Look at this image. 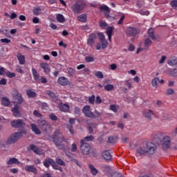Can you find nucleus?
Segmentation results:
<instances>
[{
	"mask_svg": "<svg viewBox=\"0 0 177 177\" xmlns=\"http://www.w3.org/2000/svg\"><path fill=\"white\" fill-rule=\"evenodd\" d=\"M1 104L6 106H10V100L6 97H2Z\"/></svg>",
	"mask_w": 177,
	"mask_h": 177,
	"instance_id": "obj_33",
	"label": "nucleus"
},
{
	"mask_svg": "<svg viewBox=\"0 0 177 177\" xmlns=\"http://www.w3.org/2000/svg\"><path fill=\"white\" fill-rule=\"evenodd\" d=\"M11 127H13V128H23L26 126V124L24 123V121L18 119L17 120H12L10 122Z\"/></svg>",
	"mask_w": 177,
	"mask_h": 177,
	"instance_id": "obj_10",
	"label": "nucleus"
},
{
	"mask_svg": "<svg viewBox=\"0 0 177 177\" xmlns=\"http://www.w3.org/2000/svg\"><path fill=\"white\" fill-rule=\"evenodd\" d=\"M112 177H124V176L118 172H115L112 174Z\"/></svg>",
	"mask_w": 177,
	"mask_h": 177,
	"instance_id": "obj_63",
	"label": "nucleus"
},
{
	"mask_svg": "<svg viewBox=\"0 0 177 177\" xmlns=\"http://www.w3.org/2000/svg\"><path fill=\"white\" fill-rule=\"evenodd\" d=\"M78 21H81L82 23L86 22V15L85 14L80 15L77 17Z\"/></svg>",
	"mask_w": 177,
	"mask_h": 177,
	"instance_id": "obj_34",
	"label": "nucleus"
},
{
	"mask_svg": "<svg viewBox=\"0 0 177 177\" xmlns=\"http://www.w3.org/2000/svg\"><path fill=\"white\" fill-rule=\"evenodd\" d=\"M6 75H7V77L8 78H13V77H16V73H12L9 71H6Z\"/></svg>",
	"mask_w": 177,
	"mask_h": 177,
	"instance_id": "obj_41",
	"label": "nucleus"
},
{
	"mask_svg": "<svg viewBox=\"0 0 177 177\" xmlns=\"http://www.w3.org/2000/svg\"><path fill=\"white\" fill-rule=\"evenodd\" d=\"M17 57L19 62V64H25L26 63V57H24V55H23L21 53H18L17 55Z\"/></svg>",
	"mask_w": 177,
	"mask_h": 177,
	"instance_id": "obj_25",
	"label": "nucleus"
},
{
	"mask_svg": "<svg viewBox=\"0 0 177 177\" xmlns=\"http://www.w3.org/2000/svg\"><path fill=\"white\" fill-rule=\"evenodd\" d=\"M162 146L163 150H168L171 147V138L166 136L162 138Z\"/></svg>",
	"mask_w": 177,
	"mask_h": 177,
	"instance_id": "obj_8",
	"label": "nucleus"
},
{
	"mask_svg": "<svg viewBox=\"0 0 177 177\" xmlns=\"http://www.w3.org/2000/svg\"><path fill=\"white\" fill-rule=\"evenodd\" d=\"M170 4H171V6H172V8H177V0L171 1Z\"/></svg>",
	"mask_w": 177,
	"mask_h": 177,
	"instance_id": "obj_60",
	"label": "nucleus"
},
{
	"mask_svg": "<svg viewBox=\"0 0 177 177\" xmlns=\"http://www.w3.org/2000/svg\"><path fill=\"white\" fill-rule=\"evenodd\" d=\"M56 19L58 23H64V21H66V18H64V16L62 14H57Z\"/></svg>",
	"mask_w": 177,
	"mask_h": 177,
	"instance_id": "obj_31",
	"label": "nucleus"
},
{
	"mask_svg": "<svg viewBox=\"0 0 177 177\" xmlns=\"http://www.w3.org/2000/svg\"><path fill=\"white\" fill-rule=\"evenodd\" d=\"M147 154L151 155L156 153V150H157V147H156V144L153 142H147Z\"/></svg>",
	"mask_w": 177,
	"mask_h": 177,
	"instance_id": "obj_7",
	"label": "nucleus"
},
{
	"mask_svg": "<svg viewBox=\"0 0 177 177\" xmlns=\"http://www.w3.org/2000/svg\"><path fill=\"white\" fill-rule=\"evenodd\" d=\"M49 118L51 120V121H57V116L56 115H54L53 113H50L49 115Z\"/></svg>",
	"mask_w": 177,
	"mask_h": 177,
	"instance_id": "obj_51",
	"label": "nucleus"
},
{
	"mask_svg": "<svg viewBox=\"0 0 177 177\" xmlns=\"http://www.w3.org/2000/svg\"><path fill=\"white\" fill-rule=\"evenodd\" d=\"M100 26L101 27V28H106V27H107V23H106V21H100Z\"/></svg>",
	"mask_w": 177,
	"mask_h": 177,
	"instance_id": "obj_53",
	"label": "nucleus"
},
{
	"mask_svg": "<svg viewBox=\"0 0 177 177\" xmlns=\"http://www.w3.org/2000/svg\"><path fill=\"white\" fill-rule=\"evenodd\" d=\"M16 71H17V73H19V74H23V69L21 68V66H17L16 67Z\"/></svg>",
	"mask_w": 177,
	"mask_h": 177,
	"instance_id": "obj_62",
	"label": "nucleus"
},
{
	"mask_svg": "<svg viewBox=\"0 0 177 177\" xmlns=\"http://www.w3.org/2000/svg\"><path fill=\"white\" fill-rule=\"evenodd\" d=\"M13 164L19 165V164H20V161H19L16 158H12L7 161V165H12Z\"/></svg>",
	"mask_w": 177,
	"mask_h": 177,
	"instance_id": "obj_26",
	"label": "nucleus"
},
{
	"mask_svg": "<svg viewBox=\"0 0 177 177\" xmlns=\"http://www.w3.org/2000/svg\"><path fill=\"white\" fill-rule=\"evenodd\" d=\"M84 6H85V5L84 3L77 2L72 6L71 9H72L73 13H80V12H81V10H82V9H84Z\"/></svg>",
	"mask_w": 177,
	"mask_h": 177,
	"instance_id": "obj_9",
	"label": "nucleus"
},
{
	"mask_svg": "<svg viewBox=\"0 0 177 177\" xmlns=\"http://www.w3.org/2000/svg\"><path fill=\"white\" fill-rule=\"evenodd\" d=\"M99 9L101 12H109V10H110V8L106 5L100 6Z\"/></svg>",
	"mask_w": 177,
	"mask_h": 177,
	"instance_id": "obj_37",
	"label": "nucleus"
},
{
	"mask_svg": "<svg viewBox=\"0 0 177 177\" xmlns=\"http://www.w3.org/2000/svg\"><path fill=\"white\" fill-rule=\"evenodd\" d=\"M57 82L59 84V85H62V86H66V85H68L70 84L68 78L66 77H59L57 80Z\"/></svg>",
	"mask_w": 177,
	"mask_h": 177,
	"instance_id": "obj_14",
	"label": "nucleus"
},
{
	"mask_svg": "<svg viewBox=\"0 0 177 177\" xmlns=\"http://www.w3.org/2000/svg\"><path fill=\"white\" fill-rule=\"evenodd\" d=\"M100 42H101L102 49H106V48H107V46H109V43L107 42V41H106V39L102 40Z\"/></svg>",
	"mask_w": 177,
	"mask_h": 177,
	"instance_id": "obj_42",
	"label": "nucleus"
},
{
	"mask_svg": "<svg viewBox=\"0 0 177 177\" xmlns=\"http://www.w3.org/2000/svg\"><path fill=\"white\" fill-rule=\"evenodd\" d=\"M25 171L27 172H32L35 175H38V169L35 165H26L25 167Z\"/></svg>",
	"mask_w": 177,
	"mask_h": 177,
	"instance_id": "obj_13",
	"label": "nucleus"
},
{
	"mask_svg": "<svg viewBox=\"0 0 177 177\" xmlns=\"http://www.w3.org/2000/svg\"><path fill=\"white\" fill-rule=\"evenodd\" d=\"M110 109L113 111V113H117L118 111V106L111 104L110 105Z\"/></svg>",
	"mask_w": 177,
	"mask_h": 177,
	"instance_id": "obj_45",
	"label": "nucleus"
},
{
	"mask_svg": "<svg viewBox=\"0 0 177 177\" xmlns=\"http://www.w3.org/2000/svg\"><path fill=\"white\" fill-rule=\"evenodd\" d=\"M30 150L34 151L35 154H37L38 156H44L45 153H44V151L41 150L39 148L37 147V146L34 145H30Z\"/></svg>",
	"mask_w": 177,
	"mask_h": 177,
	"instance_id": "obj_15",
	"label": "nucleus"
},
{
	"mask_svg": "<svg viewBox=\"0 0 177 177\" xmlns=\"http://www.w3.org/2000/svg\"><path fill=\"white\" fill-rule=\"evenodd\" d=\"M13 115L15 117H20V111H19V105H15L14 108L12 109Z\"/></svg>",
	"mask_w": 177,
	"mask_h": 177,
	"instance_id": "obj_30",
	"label": "nucleus"
},
{
	"mask_svg": "<svg viewBox=\"0 0 177 177\" xmlns=\"http://www.w3.org/2000/svg\"><path fill=\"white\" fill-rule=\"evenodd\" d=\"M98 37L100 41H104L106 39L104 34H103V32H98Z\"/></svg>",
	"mask_w": 177,
	"mask_h": 177,
	"instance_id": "obj_52",
	"label": "nucleus"
},
{
	"mask_svg": "<svg viewBox=\"0 0 177 177\" xmlns=\"http://www.w3.org/2000/svg\"><path fill=\"white\" fill-rule=\"evenodd\" d=\"M140 30L136 28L129 27L126 30V34L127 37H136L137 34H139Z\"/></svg>",
	"mask_w": 177,
	"mask_h": 177,
	"instance_id": "obj_6",
	"label": "nucleus"
},
{
	"mask_svg": "<svg viewBox=\"0 0 177 177\" xmlns=\"http://www.w3.org/2000/svg\"><path fill=\"white\" fill-rule=\"evenodd\" d=\"M59 109L60 111H63L64 113H67L70 110V106L67 104L60 103L59 104Z\"/></svg>",
	"mask_w": 177,
	"mask_h": 177,
	"instance_id": "obj_19",
	"label": "nucleus"
},
{
	"mask_svg": "<svg viewBox=\"0 0 177 177\" xmlns=\"http://www.w3.org/2000/svg\"><path fill=\"white\" fill-rule=\"evenodd\" d=\"M138 154H140V156H145V154H147V150L146 147H140L137 149Z\"/></svg>",
	"mask_w": 177,
	"mask_h": 177,
	"instance_id": "obj_23",
	"label": "nucleus"
},
{
	"mask_svg": "<svg viewBox=\"0 0 177 177\" xmlns=\"http://www.w3.org/2000/svg\"><path fill=\"white\" fill-rule=\"evenodd\" d=\"M80 150L85 156H89L91 153V145L85 142V140H81Z\"/></svg>",
	"mask_w": 177,
	"mask_h": 177,
	"instance_id": "obj_3",
	"label": "nucleus"
},
{
	"mask_svg": "<svg viewBox=\"0 0 177 177\" xmlns=\"http://www.w3.org/2000/svg\"><path fill=\"white\" fill-rule=\"evenodd\" d=\"M53 162H55V160H53V159L52 158H48V159H46L43 164L44 165V167H46V168H49V167H50V165H52V167H53Z\"/></svg>",
	"mask_w": 177,
	"mask_h": 177,
	"instance_id": "obj_21",
	"label": "nucleus"
},
{
	"mask_svg": "<svg viewBox=\"0 0 177 177\" xmlns=\"http://www.w3.org/2000/svg\"><path fill=\"white\" fill-rule=\"evenodd\" d=\"M32 73L33 75V78L35 80V81H38V80H39V75H38L37 69L32 68Z\"/></svg>",
	"mask_w": 177,
	"mask_h": 177,
	"instance_id": "obj_32",
	"label": "nucleus"
},
{
	"mask_svg": "<svg viewBox=\"0 0 177 177\" xmlns=\"http://www.w3.org/2000/svg\"><path fill=\"white\" fill-rule=\"evenodd\" d=\"M148 35L149 38H151L152 41H156V39H157L154 35V28H151L148 30Z\"/></svg>",
	"mask_w": 177,
	"mask_h": 177,
	"instance_id": "obj_28",
	"label": "nucleus"
},
{
	"mask_svg": "<svg viewBox=\"0 0 177 177\" xmlns=\"http://www.w3.org/2000/svg\"><path fill=\"white\" fill-rule=\"evenodd\" d=\"M167 64L171 66V67L174 66H176L177 64V57H173L167 61Z\"/></svg>",
	"mask_w": 177,
	"mask_h": 177,
	"instance_id": "obj_29",
	"label": "nucleus"
},
{
	"mask_svg": "<svg viewBox=\"0 0 177 177\" xmlns=\"http://www.w3.org/2000/svg\"><path fill=\"white\" fill-rule=\"evenodd\" d=\"M125 85L129 89H131V88H132V82H131L129 80L125 81Z\"/></svg>",
	"mask_w": 177,
	"mask_h": 177,
	"instance_id": "obj_56",
	"label": "nucleus"
},
{
	"mask_svg": "<svg viewBox=\"0 0 177 177\" xmlns=\"http://www.w3.org/2000/svg\"><path fill=\"white\" fill-rule=\"evenodd\" d=\"M30 127L32 131L34 132V133H35V135H41V130H39L37 124H31Z\"/></svg>",
	"mask_w": 177,
	"mask_h": 177,
	"instance_id": "obj_24",
	"label": "nucleus"
},
{
	"mask_svg": "<svg viewBox=\"0 0 177 177\" xmlns=\"http://www.w3.org/2000/svg\"><path fill=\"white\" fill-rule=\"evenodd\" d=\"M82 111L86 115V117H88V118H96V115H95V113H93L92 111H91V106L86 105L83 107Z\"/></svg>",
	"mask_w": 177,
	"mask_h": 177,
	"instance_id": "obj_5",
	"label": "nucleus"
},
{
	"mask_svg": "<svg viewBox=\"0 0 177 177\" xmlns=\"http://www.w3.org/2000/svg\"><path fill=\"white\" fill-rule=\"evenodd\" d=\"M40 67L44 70V73L46 75H50V66L48 63L42 62L40 64Z\"/></svg>",
	"mask_w": 177,
	"mask_h": 177,
	"instance_id": "obj_12",
	"label": "nucleus"
},
{
	"mask_svg": "<svg viewBox=\"0 0 177 177\" xmlns=\"http://www.w3.org/2000/svg\"><path fill=\"white\" fill-rule=\"evenodd\" d=\"M153 44V41L149 38H147L145 39L144 45H145V49H149L150 46H151Z\"/></svg>",
	"mask_w": 177,
	"mask_h": 177,
	"instance_id": "obj_27",
	"label": "nucleus"
},
{
	"mask_svg": "<svg viewBox=\"0 0 177 177\" xmlns=\"http://www.w3.org/2000/svg\"><path fill=\"white\" fill-rule=\"evenodd\" d=\"M53 168H54V169H57L58 171H60V172H63V168L56 165V162H53Z\"/></svg>",
	"mask_w": 177,
	"mask_h": 177,
	"instance_id": "obj_43",
	"label": "nucleus"
},
{
	"mask_svg": "<svg viewBox=\"0 0 177 177\" xmlns=\"http://www.w3.org/2000/svg\"><path fill=\"white\" fill-rule=\"evenodd\" d=\"M6 84H8V80H6V79L2 78L0 80V85H6Z\"/></svg>",
	"mask_w": 177,
	"mask_h": 177,
	"instance_id": "obj_61",
	"label": "nucleus"
},
{
	"mask_svg": "<svg viewBox=\"0 0 177 177\" xmlns=\"http://www.w3.org/2000/svg\"><path fill=\"white\" fill-rule=\"evenodd\" d=\"M67 71L70 77H74L75 75V69L73 68H68Z\"/></svg>",
	"mask_w": 177,
	"mask_h": 177,
	"instance_id": "obj_36",
	"label": "nucleus"
},
{
	"mask_svg": "<svg viewBox=\"0 0 177 177\" xmlns=\"http://www.w3.org/2000/svg\"><path fill=\"white\" fill-rule=\"evenodd\" d=\"M26 94L29 97H35V96H37V93L32 91V90L26 91Z\"/></svg>",
	"mask_w": 177,
	"mask_h": 177,
	"instance_id": "obj_35",
	"label": "nucleus"
},
{
	"mask_svg": "<svg viewBox=\"0 0 177 177\" xmlns=\"http://www.w3.org/2000/svg\"><path fill=\"white\" fill-rule=\"evenodd\" d=\"M171 75H172V77H177V68H174L171 72Z\"/></svg>",
	"mask_w": 177,
	"mask_h": 177,
	"instance_id": "obj_64",
	"label": "nucleus"
},
{
	"mask_svg": "<svg viewBox=\"0 0 177 177\" xmlns=\"http://www.w3.org/2000/svg\"><path fill=\"white\" fill-rule=\"evenodd\" d=\"M102 156V158H104V160H106V161H111V160H113V156H111L110 151H103Z\"/></svg>",
	"mask_w": 177,
	"mask_h": 177,
	"instance_id": "obj_16",
	"label": "nucleus"
},
{
	"mask_svg": "<svg viewBox=\"0 0 177 177\" xmlns=\"http://www.w3.org/2000/svg\"><path fill=\"white\" fill-rule=\"evenodd\" d=\"M0 41H1L2 44H10V42H11L10 39H7V38L1 39H0Z\"/></svg>",
	"mask_w": 177,
	"mask_h": 177,
	"instance_id": "obj_54",
	"label": "nucleus"
},
{
	"mask_svg": "<svg viewBox=\"0 0 177 177\" xmlns=\"http://www.w3.org/2000/svg\"><path fill=\"white\" fill-rule=\"evenodd\" d=\"M33 15H35V16H38V15H41V8H34Z\"/></svg>",
	"mask_w": 177,
	"mask_h": 177,
	"instance_id": "obj_44",
	"label": "nucleus"
},
{
	"mask_svg": "<svg viewBox=\"0 0 177 177\" xmlns=\"http://www.w3.org/2000/svg\"><path fill=\"white\" fill-rule=\"evenodd\" d=\"M66 128L67 129H68L70 133H71L72 135H74V129L73 128V125L67 124Z\"/></svg>",
	"mask_w": 177,
	"mask_h": 177,
	"instance_id": "obj_48",
	"label": "nucleus"
},
{
	"mask_svg": "<svg viewBox=\"0 0 177 177\" xmlns=\"http://www.w3.org/2000/svg\"><path fill=\"white\" fill-rule=\"evenodd\" d=\"M158 82H160V79L157 77L154 78L151 82L152 86H153L154 88H157V85H158Z\"/></svg>",
	"mask_w": 177,
	"mask_h": 177,
	"instance_id": "obj_39",
	"label": "nucleus"
},
{
	"mask_svg": "<svg viewBox=\"0 0 177 177\" xmlns=\"http://www.w3.org/2000/svg\"><path fill=\"white\" fill-rule=\"evenodd\" d=\"M85 60L88 63H90V62H93L95 60V58H93V57H86Z\"/></svg>",
	"mask_w": 177,
	"mask_h": 177,
	"instance_id": "obj_58",
	"label": "nucleus"
},
{
	"mask_svg": "<svg viewBox=\"0 0 177 177\" xmlns=\"http://www.w3.org/2000/svg\"><path fill=\"white\" fill-rule=\"evenodd\" d=\"M142 114L145 118H147L148 120H150L151 118V116L153 115V111L149 109L145 110L142 112Z\"/></svg>",
	"mask_w": 177,
	"mask_h": 177,
	"instance_id": "obj_22",
	"label": "nucleus"
},
{
	"mask_svg": "<svg viewBox=\"0 0 177 177\" xmlns=\"http://www.w3.org/2000/svg\"><path fill=\"white\" fill-rule=\"evenodd\" d=\"M96 39V34L91 33L88 35V38L87 39V45L93 48L95 46V40Z\"/></svg>",
	"mask_w": 177,
	"mask_h": 177,
	"instance_id": "obj_11",
	"label": "nucleus"
},
{
	"mask_svg": "<svg viewBox=\"0 0 177 177\" xmlns=\"http://www.w3.org/2000/svg\"><path fill=\"white\" fill-rule=\"evenodd\" d=\"M95 77H97V78H100L101 80L104 78V75H103V73H102V71H96L95 73Z\"/></svg>",
	"mask_w": 177,
	"mask_h": 177,
	"instance_id": "obj_40",
	"label": "nucleus"
},
{
	"mask_svg": "<svg viewBox=\"0 0 177 177\" xmlns=\"http://www.w3.org/2000/svg\"><path fill=\"white\" fill-rule=\"evenodd\" d=\"M26 133H27V131L26 130L14 133L8 138L6 141L7 145H13V143H16V142H17L23 135H26Z\"/></svg>",
	"mask_w": 177,
	"mask_h": 177,
	"instance_id": "obj_2",
	"label": "nucleus"
},
{
	"mask_svg": "<svg viewBox=\"0 0 177 177\" xmlns=\"http://www.w3.org/2000/svg\"><path fill=\"white\" fill-rule=\"evenodd\" d=\"M71 150L73 153H75V151H77V144H72Z\"/></svg>",
	"mask_w": 177,
	"mask_h": 177,
	"instance_id": "obj_55",
	"label": "nucleus"
},
{
	"mask_svg": "<svg viewBox=\"0 0 177 177\" xmlns=\"http://www.w3.org/2000/svg\"><path fill=\"white\" fill-rule=\"evenodd\" d=\"M88 103H90V104H95V95L88 97Z\"/></svg>",
	"mask_w": 177,
	"mask_h": 177,
	"instance_id": "obj_49",
	"label": "nucleus"
},
{
	"mask_svg": "<svg viewBox=\"0 0 177 177\" xmlns=\"http://www.w3.org/2000/svg\"><path fill=\"white\" fill-rule=\"evenodd\" d=\"M117 142V138L110 136L108 138V143H115Z\"/></svg>",
	"mask_w": 177,
	"mask_h": 177,
	"instance_id": "obj_46",
	"label": "nucleus"
},
{
	"mask_svg": "<svg viewBox=\"0 0 177 177\" xmlns=\"http://www.w3.org/2000/svg\"><path fill=\"white\" fill-rule=\"evenodd\" d=\"M93 139H94V138L93 136H88L84 138V141L86 140V142H92V140H93Z\"/></svg>",
	"mask_w": 177,
	"mask_h": 177,
	"instance_id": "obj_57",
	"label": "nucleus"
},
{
	"mask_svg": "<svg viewBox=\"0 0 177 177\" xmlns=\"http://www.w3.org/2000/svg\"><path fill=\"white\" fill-rule=\"evenodd\" d=\"M53 138V142L59 150H64V149H66V146L63 145V142H64V137L63 136V133L60 132V130H55Z\"/></svg>",
	"mask_w": 177,
	"mask_h": 177,
	"instance_id": "obj_1",
	"label": "nucleus"
},
{
	"mask_svg": "<svg viewBox=\"0 0 177 177\" xmlns=\"http://www.w3.org/2000/svg\"><path fill=\"white\" fill-rule=\"evenodd\" d=\"M102 104V99L100 96H97L95 98V104Z\"/></svg>",
	"mask_w": 177,
	"mask_h": 177,
	"instance_id": "obj_59",
	"label": "nucleus"
},
{
	"mask_svg": "<svg viewBox=\"0 0 177 177\" xmlns=\"http://www.w3.org/2000/svg\"><path fill=\"white\" fill-rule=\"evenodd\" d=\"M37 123L39 128H41L42 131H44V132H46V131H48L49 128H50V124L44 119L38 120Z\"/></svg>",
	"mask_w": 177,
	"mask_h": 177,
	"instance_id": "obj_4",
	"label": "nucleus"
},
{
	"mask_svg": "<svg viewBox=\"0 0 177 177\" xmlns=\"http://www.w3.org/2000/svg\"><path fill=\"white\" fill-rule=\"evenodd\" d=\"M105 91H113L114 89V86L112 84H107L104 86Z\"/></svg>",
	"mask_w": 177,
	"mask_h": 177,
	"instance_id": "obj_47",
	"label": "nucleus"
},
{
	"mask_svg": "<svg viewBox=\"0 0 177 177\" xmlns=\"http://www.w3.org/2000/svg\"><path fill=\"white\" fill-rule=\"evenodd\" d=\"M12 96L15 99L17 100V103L19 104H21V103H23V97L21 96V94L19 93V91H15Z\"/></svg>",
	"mask_w": 177,
	"mask_h": 177,
	"instance_id": "obj_17",
	"label": "nucleus"
},
{
	"mask_svg": "<svg viewBox=\"0 0 177 177\" xmlns=\"http://www.w3.org/2000/svg\"><path fill=\"white\" fill-rule=\"evenodd\" d=\"M88 168L93 176H96V175L99 174V171L97 170V169L95 168V166L93 164H88Z\"/></svg>",
	"mask_w": 177,
	"mask_h": 177,
	"instance_id": "obj_18",
	"label": "nucleus"
},
{
	"mask_svg": "<svg viewBox=\"0 0 177 177\" xmlns=\"http://www.w3.org/2000/svg\"><path fill=\"white\" fill-rule=\"evenodd\" d=\"M113 30L114 28L113 26H109L106 28V34L108 35L109 42H111V37H113Z\"/></svg>",
	"mask_w": 177,
	"mask_h": 177,
	"instance_id": "obj_20",
	"label": "nucleus"
},
{
	"mask_svg": "<svg viewBox=\"0 0 177 177\" xmlns=\"http://www.w3.org/2000/svg\"><path fill=\"white\" fill-rule=\"evenodd\" d=\"M55 162L58 164V165H61L63 167L66 165V163L64 162V161H63V160H62L60 158H57L55 160Z\"/></svg>",
	"mask_w": 177,
	"mask_h": 177,
	"instance_id": "obj_38",
	"label": "nucleus"
},
{
	"mask_svg": "<svg viewBox=\"0 0 177 177\" xmlns=\"http://www.w3.org/2000/svg\"><path fill=\"white\" fill-rule=\"evenodd\" d=\"M33 115H35V117H37V118H41V117H42L41 113H39V111H38L37 110H35L33 111Z\"/></svg>",
	"mask_w": 177,
	"mask_h": 177,
	"instance_id": "obj_50",
	"label": "nucleus"
}]
</instances>
